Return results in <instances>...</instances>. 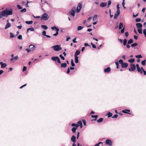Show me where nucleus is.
Returning <instances> with one entry per match:
<instances>
[{"label":"nucleus","instance_id":"nucleus-4","mask_svg":"<svg viewBox=\"0 0 146 146\" xmlns=\"http://www.w3.org/2000/svg\"><path fill=\"white\" fill-rule=\"evenodd\" d=\"M51 59L53 61H57L58 63H61V61L59 58L58 56H52L51 58Z\"/></svg>","mask_w":146,"mask_h":146},{"label":"nucleus","instance_id":"nucleus-55","mask_svg":"<svg viewBox=\"0 0 146 146\" xmlns=\"http://www.w3.org/2000/svg\"><path fill=\"white\" fill-rule=\"evenodd\" d=\"M119 63L120 64H121V65L123 63V60H121V59H120V60L119 61Z\"/></svg>","mask_w":146,"mask_h":146},{"label":"nucleus","instance_id":"nucleus-53","mask_svg":"<svg viewBox=\"0 0 146 146\" xmlns=\"http://www.w3.org/2000/svg\"><path fill=\"white\" fill-rule=\"evenodd\" d=\"M17 7L18 9H22V7L19 5H18Z\"/></svg>","mask_w":146,"mask_h":146},{"label":"nucleus","instance_id":"nucleus-46","mask_svg":"<svg viewBox=\"0 0 146 146\" xmlns=\"http://www.w3.org/2000/svg\"><path fill=\"white\" fill-rule=\"evenodd\" d=\"M97 15H95L93 17V21H95L96 20V18H97Z\"/></svg>","mask_w":146,"mask_h":146},{"label":"nucleus","instance_id":"nucleus-14","mask_svg":"<svg viewBox=\"0 0 146 146\" xmlns=\"http://www.w3.org/2000/svg\"><path fill=\"white\" fill-rule=\"evenodd\" d=\"M130 111L129 110H127L125 109L124 110H123L122 111V112L123 113H127L129 114H131L130 113L127 112H130Z\"/></svg>","mask_w":146,"mask_h":146},{"label":"nucleus","instance_id":"nucleus-62","mask_svg":"<svg viewBox=\"0 0 146 146\" xmlns=\"http://www.w3.org/2000/svg\"><path fill=\"white\" fill-rule=\"evenodd\" d=\"M111 4V1H109L108 4V7H109L110 5Z\"/></svg>","mask_w":146,"mask_h":146},{"label":"nucleus","instance_id":"nucleus-56","mask_svg":"<svg viewBox=\"0 0 146 146\" xmlns=\"http://www.w3.org/2000/svg\"><path fill=\"white\" fill-rule=\"evenodd\" d=\"M10 38H13L14 37V34L11 33H10Z\"/></svg>","mask_w":146,"mask_h":146},{"label":"nucleus","instance_id":"nucleus-8","mask_svg":"<svg viewBox=\"0 0 146 146\" xmlns=\"http://www.w3.org/2000/svg\"><path fill=\"white\" fill-rule=\"evenodd\" d=\"M130 66L131 68H129V71H132L135 70L136 69V67L135 64H131Z\"/></svg>","mask_w":146,"mask_h":146},{"label":"nucleus","instance_id":"nucleus-64","mask_svg":"<svg viewBox=\"0 0 146 146\" xmlns=\"http://www.w3.org/2000/svg\"><path fill=\"white\" fill-rule=\"evenodd\" d=\"M125 36L126 37H127L129 35V33L128 32H126L125 33Z\"/></svg>","mask_w":146,"mask_h":146},{"label":"nucleus","instance_id":"nucleus-29","mask_svg":"<svg viewBox=\"0 0 146 146\" xmlns=\"http://www.w3.org/2000/svg\"><path fill=\"white\" fill-rule=\"evenodd\" d=\"M75 57V61L76 63H77L78 62V56H74Z\"/></svg>","mask_w":146,"mask_h":146},{"label":"nucleus","instance_id":"nucleus-10","mask_svg":"<svg viewBox=\"0 0 146 146\" xmlns=\"http://www.w3.org/2000/svg\"><path fill=\"white\" fill-rule=\"evenodd\" d=\"M128 64L127 63H123L121 65V68H126L127 67Z\"/></svg>","mask_w":146,"mask_h":146},{"label":"nucleus","instance_id":"nucleus-50","mask_svg":"<svg viewBox=\"0 0 146 146\" xmlns=\"http://www.w3.org/2000/svg\"><path fill=\"white\" fill-rule=\"evenodd\" d=\"M125 26H124L123 28L121 30V33H123L124 32L125 30Z\"/></svg>","mask_w":146,"mask_h":146},{"label":"nucleus","instance_id":"nucleus-48","mask_svg":"<svg viewBox=\"0 0 146 146\" xmlns=\"http://www.w3.org/2000/svg\"><path fill=\"white\" fill-rule=\"evenodd\" d=\"M119 4H118L117 5V11H120V10L119 9L120 7H119Z\"/></svg>","mask_w":146,"mask_h":146},{"label":"nucleus","instance_id":"nucleus-59","mask_svg":"<svg viewBox=\"0 0 146 146\" xmlns=\"http://www.w3.org/2000/svg\"><path fill=\"white\" fill-rule=\"evenodd\" d=\"M91 44L92 45V47L94 48H96V46L95 45V44H93L92 42L91 43Z\"/></svg>","mask_w":146,"mask_h":146},{"label":"nucleus","instance_id":"nucleus-61","mask_svg":"<svg viewBox=\"0 0 146 146\" xmlns=\"http://www.w3.org/2000/svg\"><path fill=\"white\" fill-rule=\"evenodd\" d=\"M57 28H58L56 27L55 26H54L53 27H51V29L52 30H54L55 29L56 30V29Z\"/></svg>","mask_w":146,"mask_h":146},{"label":"nucleus","instance_id":"nucleus-24","mask_svg":"<svg viewBox=\"0 0 146 146\" xmlns=\"http://www.w3.org/2000/svg\"><path fill=\"white\" fill-rule=\"evenodd\" d=\"M29 31H34V29L33 28L31 27L27 29V33Z\"/></svg>","mask_w":146,"mask_h":146},{"label":"nucleus","instance_id":"nucleus-47","mask_svg":"<svg viewBox=\"0 0 146 146\" xmlns=\"http://www.w3.org/2000/svg\"><path fill=\"white\" fill-rule=\"evenodd\" d=\"M141 19L140 18H137L136 19L135 21L136 22H139L140 21Z\"/></svg>","mask_w":146,"mask_h":146},{"label":"nucleus","instance_id":"nucleus-16","mask_svg":"<svg viewBox=\"0 0 146 146\" xmlns=\"http://www.w3.org/2000/svg\"><path fill=\"white\" fill-rule=\"evenodd\" d=\"M107 3L105 2H102L100 4V6L102 7H104L106 6Z\"/></svg>","mask_w":146,"mask_h":146},{"label":"nucleus","instance_id":"nucleus-32","mask_svg":"<svg viewBox=\"0 0 146 146\" xmlns=\"http://www.w3.org/2000/svg\"><path fill=\"white\" fill-rule=\"evenodd\" d=\"M135 59L134 58H131L128 61L130 63H133L135 61Z\"/></svg>","mask_w":146,"mask_h":146},{"label":"nucleus","instance_id":"nucleus-37","mask_svg":"<svg viewBox=\"0 0 146 146\" xmlns=\"http://www.w3.org/2000/svg\"><path fill=\"white\" fill-rule=\"evenodd\" d=\"M146 60H144L141 61V64L145 66V65Z\"/></svg>","mask_w":146,"mask_h":146},{"label":"nucleus","instance_id":"nucleus-43","mask_svg":"<svg viewBox=\"0 0 146 146\" xmlns=\"http://www.w3.org/2000/svg\"><path fill=\"white\" fill-rule=\"evenodd\" d=\"M115 63L116 66V68L117 69H118L119 68V63L117 62H115Z\"/></svg>","mask_w":146,"mask_h":146},{"label":"nucleus","instance_id":"nucleus-44","mask_svg":"<svg viewBox=\"0 0 146 146\" xmlns=\"http://www.w3.org/2000/svg\"><path fill=\"white\" fill-rule=\"evenodd\" d=\"M59 56L62 60H65V58L62 54H60Z\"/></svg>","mask_w":146,"mask_h":146},{"label":"nucleus","instance_id":"nucleus-2","mask_svg":"<svg viewBox=\"0 0 146 146\" xmlns=\"http://www.w3.org/2000/svg\"><path fill=\"white\" fill-rule=\"evenodd\" d=\"M71 125L72 126L75 127H72V131L73 133H75L76 130L77 129L78 127L79 126V125H77V124H75L74 123H72Z\"/></svg>","mask_w":146,"mask_h":146},{"label":"nucleus","instance_id":"nucleus-41","mask_svg":"<svg viewBox=\"0 0 146 146\" xmlns=\"http://www.w3.org/2000/svg\"><path fill=\"white\" fill-rule=\"evenodd\" d=\"M138 44L137 43H135L131 44V46L132 47H134L137 46Z\"/></svg>","mask_w":146,"mask_h":146},{"label":"nucleus","instance_id":"nucleus-35","mask_svg":"<svg viewBox=\"0 0 146 146\" xmlns=\"http://www.w3.org/2000/svg\"><path fill=\"white\" fill-rule=\"evenodd\" d=\"M25 23L28 24H31L33 23V21H26L25 22Z\"/></svg>","mask_w":146,"mask_h":146},{"label":"nucleus","instance_id":"nucleus-34","mask_svg":"<svg viewBox=\"0 0 146 146\" xmlns=\"http://www.w3.org/2000/svg\"><path fill=\"white\" fill-rule=\"evenodd\" d=\"M112 113L110 112H109L106 115L108 116V117H109L111 116H112Z\"/></svg>","mask_w":146,"mask_h":146},{"label":"nucleus","instance_id":"nucleus-22","mask_svg":"<svg viewBox=\"0 0 146 146\" xmlns=\"http://www.w3.org/2000/svg\"><path fill=\"white\" fill-rule=\"evenodd\" d=\"M78 124L77 125H79V126H80V127L81 128L82 127V122L81 121H79L78 123Z\"/></svg>","mask_w":146,"mask_h":146},{"label":"nucleus","instance_id":"nucleus-42","mask_svg":"<svg viewBox=\"0 0 146 146\" xmlns=\"http://www.w3.org/2000/svg\"><path fill=\"white\" fill-rule=\"evenodd\" d=\"M135 57L137 58H142V56L141 55L139 54L135 56Z\"/></svg>","mask_w":146,"mask_h":146},{"label":"nucleus","instance_id":"nucleus-49","mask_svg":"<svg viewBox=\"0 0 146 146\" xmlns=\"http://www.w3.org/2000/svg\"><path fill=\"white\" fill-rule=\"evenodd\" d=\"M26 11V8H24L23 9L21 10V13L25 12Z\"/></svg>","mask_w":146,"mask_h":146},{"label":"nucleus","instance_id":"nucleus-54","mask_svg":"<svg viewBox=\"0 0 146 146\" xmlns=\"http://www.w3.org/2000/svg\"><path fill=\"white\" fill-rule=\"evenodd\" d=\"M17 38L20 40H21L22 39V36L21 35H20L18 36L17 37Z\"/></svg>","mask_w":146,"mask_h":146},{"label":"nucleus","instance_id":"nucleus-52","mask_svg":"<svg viewBox=\"0 0 146 146\" xmlns=\"http://www.w3.org/2000/svg\"><path fill=\"white\" fill-rule=\"evenodd\" d=\"M118 116V115L117 114H115L112 117V118H117Z\"/></svg>","mask_w":146,"mask_h":146},{"label":"nucleus","instance_id":"nucleus-20","mask_svg":"<svg viewBox=\"0 0 146 146\" xmlns=\"http://www.w3.org/2000/svg\"><path fill=\"white\" fill-rule=\"evenodd\" d=\"M61 67L62 68H66L67 66V64L66 63H62L61 64Z\"/></svg>","mask_w":146,"mask_h":146},{"label":"nucleus","instance_id":"nucleus-21","mask_svg":"<svg viewBox=\"0 0 146 146\" xmlns=\"http://www.w3.org/2000/svg\"><path fill=\"white\" fill-rule=\"evenodd\" d=\"M91 116L92 118H95V119H93L92 121H96L97 120V118L98 117V115H91Z\"/></svg>","mask_w":146,"mask_h":146},{"label":"nucleus","instance_id":"nucleus-57","mask_svg":"<svg viewBox=\"0 0 146 146\" xmlns=\"http://www.w3.org/2000/svg\"><path fill=\"white\" fill-rule=\"evenodd\" d=\"M27 67L24 66L23 67V72H24V71H26L27 70Z\"/></svg>","mask_w":146,"mask_h":146},{"label":"nucleus","instance_id":"nucleus-23","mask_svg":"<svg viewBox=\"0 0 146 146\" xmlns=\"http://www.w3.org/2000/svg\"><path fill=\"white\" fill-rule=\"evenodd\" d=\"M103 145V143L102 142H100L96 144L95 146H102Z\"/></svg>","mask_w":146,"mask_h":146},{"label":"nucleus","instance_id":"nucleus-45","mask_svg":"<svg viewBox=\"0 0 146 146\" xmlns=\"http://www.w3.org/2000/svg\"><path fill=\"white\" fill-rule=\"evenodd\" d=\"M125 0H123L122 5L123 8L125 9L126 7H125Z\"/></svg>","mask_w":146,"mask_h":146},{"label":"nucleus","instance_id":"nucleus-40","mask_svg":"<svg viewBox=\"0 0 146 146\" xmlns=\"http://www.w3.org/2000/svg\"><path fill=\"white\" fill-rule=\"evenodd\" d=\"M83 28V27L82 26H78L77 28V30L79 31L82 30Z\"/></svg>","mask_w":146,"mask_h":146},{"label":"nucleus","instance_id":"nucleus-26","mask_svg":"<svg viewBox=\"0 0 146 146\" xmlns=\"http://www.w3.org/2000/svg\"><path fill=\"white\" fill-rule=\"evenodd\" d=\"M137 69L138 72H140L141 74H142L143 73V71L141 70V68L139 67L137 68Z\"/></svg>","mask_w":146,"mask_h":146},{"label":"nucleus","instance_id":"nucleus-51","mask_svg":"<svg viewBox=\"0 0 146 146\" xmlns=\"http://www.w3.org/2000/svg\"><path fill=\"white\" fill-rule=\"evenodd\" d=\"M143 34H144L145 37H146V29L143 30Z\"/></svg>","mask_w":146,"mask_h":146},{"label":"nucleus","instance_id":"nucleus-28","mask_svg":"<svg viewBox=\"0 0 146 146\" xmlns=\"http://www.w3.org/2000/svg\"><path fill=\"white\" fill-rule=\"evenodd\" d=\"M104 119L103 118L101 117L99 119L97 120V122L98 123H100L102 122L103 120Z\"/></svg>","mask_w":146,"mask_h":146},{"label":"nucleus","instance_id":"nucleus-27","mask_svg":"<svg viewBox=\"0 0 146 146\" xmlns=\"http://www.w3.org/2000/svg\"><path fill=\"white\" fill-rule=\"evenodd\" d=\"M11 25L10 23H8L6 25L5 29H7L8 28L10 27Z\"/></svg>","mask_w":146,"mask_h":146},{"label":"nucleus","instance_id":"nucleus-19","mask_svg":"<svg viewBox=\"0 0 146 146\" xmlns=\"http://www.w3.org/2000/svg\"><path fill=\"white\" fill-rule=\"evenodd\" d=\"M123 27V23L122 22H120L119 26V29H121Z\"/></svg>","mask_w":146,"mask_h":146},{"label":"nucleus","instance_id":"nucleus-1","mask_svg":"<svg viewBox=\"0 0 146 146\" xmlns=\"http://www.w3.org/2000/svg\"><path fill=\"white\" fill-rule=\"evenodd\" d=\"M13 10L12 9L10 10L6 9L1 12V15L3 17H7L8 15H11L13 14Z\"/></svg>","mask_w":146,"mask_h":146},{"label":"nucleus","instance_id":"nucleus-13","mask_svg":"<svg viewBox=\"0 0 146 146\" xmlns=\"http://www.w3.org/2000/svg\"><path fill=\"white\" fill-rule=\"evenodd\" d=\"M110 70L111 68L110 67H109L104 69V72L106 73H108L110 72Z\"/></svg>","mask_w":146,"mask_h":146},{"label":"nucleus","instance_id":"nucleus-9","mask_svg":"<svg viewBox=\"0 0 146 146\" xmlns=\"http://www.w3.org/2000/svg\"><path fill=\"white\" fill-rule=\"evenodd\" d=\"M105 143L106 144L108 145H109L110 146H111L112 145V141L110 139H106V140Z\"/></svg>","mask_w":146,"mask_h":146},{"label":"nucleus","instance_id":"nucleus-18","mask_svg":"<svg viewBox=\"0 0 146 146\" xmlns=\"http://www.w3.org/2000/svg\"><path fill=\"white\" fill-rule=\"evenodd\" d=\"M80 51L78 50H76L74 55V56H78L77 55H79L80 53Z\"/></svg>","mask_w":146,"mask_h":146},{"label":"nucleus","instance_id":"nucleus-58","mask_svg":"<svg viewBox=\"0 0 146 146\" xmlns=\"http://www.w3.org/2000/svg\"><path fill=\"white\" fill-rule=\"evenodd\" d=\"M42 35L44 36H46V32L45 31H44L42 32Z\"/></svg>","mask_w":146,"mask_h":146},{"label":"nucleus","instance_id":"nucleus-39","mask_svg":"<svg viewBox=\"0 0 146 146\" xmlns=\"http://www.w3.org/2000/svg\"><path fill=\"white\" fill-rule=\"evenodd\" d=\"M71 66L72 67L74 66L75 65V64H74V61H73V60L72 59V60H71Z\"/></svg>","mask_w":146,"mask_h":146},{"label":"nucleus","instance_id":"nucleus-5","mask_svg":"<svg viewBox=\"0 0 146 146\" xmlns=\"http://www.w3.org/2000/svg\"><path fill=\"white\" fill-rule=\"evenodd\" d=\"M76 7H73L70 11L69 12V14L72 15L73 17H74L75 16V11L76 10Z\"/></svg>","mask_w":146,"mask_h":146},{"label":"nucleus","instance_id":"nucleus-15","mask_svg":"<svg viewBox=\"0 0 146 146\" xmlns=\"http://www.w3.org/2000/svg\"><path fill=\"white\" fill-rule=\"evenodd\" d=\"M136 25L137 27L139 29H141L142 27V25L140 23H137Z\"/></svg>","mask_w":146,"mask_h":146},{"label":"nucleus","instance_id":"nucleus-3","mask_svg":"<svg viewBox=\"0 0 146 146\" xmlns=\"http://www.w3.org/2000/svg\"><path fill=\"white\" fill-rule=\"evenodd\" d=\"M60 45H56L53 46L52 48H53L54 50L56 51H59L62 50L61 47H60Z\"/></svg>","mask_w":146,"mask_h":146},{"label":"nucleus","instance_id":"nucleus-36","mask_svg":"<svg viewBox=\"0 0 146 146\" xmlns=\"http://www.w3.org/2000/svg\"><path fill=\"white\" fill-rule=\"evenodd\" d=\"M123 44L124 45H125L127 43V40L126 39H125L123 40Z\"/></svg>","mask_w":146,"mask_h":146},{"label":"nucleus","instance_id":"nucleus-60","mask_svg":"<svg viewBox=\"0 0 146 146\" xmlns=\"http://www.w3.org/2000/svg\"><path fill=\"white\" fill-rule=\"evenodd\" d=\"M82 121L83 123V124L85 126L86 125V122L84 119H82Z\"/></svg>","mask_w":146,"mask_h":146},{"label":"nucleus","instance_id":"nucleus-12","mask_svg":"<svg viewBox=\"0 0 146 146\" xmlns=\"http://www.w3.org/2000/svg\"><path fill=\"white\" fill-rule=\"evenodd\" d=\"M0 64L1 65V68H3L7 66V64L6 63H3V62H0Z\"/></svg>","mask_w":146,"mask_h":146},{"label":"nucleus","instance_id":"nucleus-31","mask_svg":"<svg viewBox=\"0 0 146 146\" xmlns=\"http://www.w3.org/2000/svg\"><path fill=\"white\" fill-rule=\"evenodd\" d=\"M59 31V29L58 28H57L56 29V33L54 34V35H53V36H57L58 34V31Z\"/></svg>","mask_w":146,"mask_h":146},{"label":"nucleus","instance_id":"nucleus-25","mask_svg":"<svg viewBox=\"0 0 146 146\" xmlns=\"http://www.w3.org/2000/svg\"><path fill=\"white\" fill-rule=\"evenodd\" d=\"M35 46L31 44L29 46V48L30 49H32L34 50L35 49Z\"/></svg>","mask_w":146,"mask_h":146},{"label":"nucleus","instance_id":"nucleus-63","mask_svg":"<svg viewBox=\"0 0 146 146\" xmlns=\"http://www.w3.org/2000/svg\"><path fill=\"white\" fill-rule=\"evenodd\" d=\"M76 38H75L73 39L72 41L74 43H76L77 42L76 41Z\"/></svg>","mask_w":146,"mask_h":146},{"label":"nucleus","instance_id":"nucleus-6","mask_svg":"<svg viewBox=\"0 0 146 146\" xmlns=\"http://www.w3.org/2000/svg\"><path fill=\"white\" fill-rule=\"evenodd\" d=\"M48 18L49 17L48 15L47 14L44 13L43 14V15L42 16L41 19V20H47L48 19Z\"/></svg>","mask_w":146,"mask_h":146},{"label":"nucleus","instance_id":"nucleus-38","mask_svg":"<svg viewBox=\"0 0 146 146\" xmlns=\"http://www.w3.org/2000/svg\"><path fill=\"white\" fill-rule=\"evenodd\" d=\"M137 31L139 33L142 34V29L141 28L138 29Z\"/></svg>","mask_w":146,"mask_h":146},{"label":"nucleus","instance_id":"nucleus-11","mask_svg":"<svg viewBox=\"0 0 146 146\" xmlns=\"http://www.w3.org/2000/svg\"><path fill=\"white\" fill-rule=\"evenodd\" d=\"M120 13V11H117L115 13L114 16V19H117L118 16L119 15Z\"/></svg>","mask_w":146,"mask_h":146},{"label":"nucleus","instance_id":"nucleus-7","mask_svg":"<svg viewBox=\"0 0 146 146\" xmlns=\"http://www.w3.org/2000/svg\"><path fill=\"white\" fill-rule=\"evenodd\" d=\"M82 4L81 3H79L77 7L76 11L77 12L79 13L80 11L82 9Z\"/></svg>","mask_w":146,"mask_h":146},{"label":"nucleus","instance_id":"nucleus-30","mask_svg":"<svg viewBox=\"0 0 146 146\" xmlns=\"http://www.w3.org/2000/svg\"><path fill=\"white\" fill-rule=\"evenodd\" d=\"M133 42V40L132 39H130L128 41L127 43L128 44H131Z\"/></svg>","mask_w":146,"mask_h":146},{"label":"nucleus","instance_id":"nucleus-33","mask_svg":"<svg viewBox=\"0 0 146 146\" xmlns=\"http://www.w3.org/2000/svg\"><path fill=\"white\" fill-rule=\"evenodd\" d=\"M41 27L45 30H46L48 29L47 27L45 25H42L41 26Z\"/></svg>","mask_w":146,"mask_h":146},{"label":"nucleus","instance_id":"nucleus-17","mask_svg":"<svg viewBox=\"0 0 146 146\" xmlns=\"http://www.w3.org/2000/svg\"><path fill=\"white\" fill-rule=\"evenodd\" d=\"M71 140L75 143L76 142V137L74 135H73L71 138Z\"/></svg>","mask_w":146,"mask_h":146}]
</instances>
